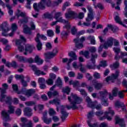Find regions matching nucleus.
Listing matches in <instances>:
<instances>
[{
	"label": "nucleus",
	"mask_w": 127,
	"mask_h": 127,
	"mask_svg": "<svg viewBox=\"0 0 127 127\" xmlns=\"http://www.w3.org/2000/svg\"><path fill=\"white\" fill-rule=\"evenodd\" d=\"M67 99L70 104V105L66 106L67 110H71V109H72V110H77L78 109L77 105L81 104L83 102V99L82 98L74 93H71L70 96L67 97Z\"/></svg>",
	"instance_id": "f257e3e1"
},
{
	"label": "nucleus",
	"mask_w": 127,
	"mask_h": 127,
	"mask_svg": "<svg viewBox=\"0 0 127 127\" xmlns=\"http://www.w3.org/2000/svg\"><path fill=\"white\" fill-rule=\"evenodd\" d=\"M95 115L97 117L99 118V121H104L107 119L108 121H112V117L115 115V111L112 110V107L108 108V112H105L104 115V112L103 111H97L95 113Z\"/></svg>",
	"instance_id": "f03ea898"
},
{
	"label": "nucleus",
	"mask_w": 127,
	"mask_h": 127,
	"mask_svg": "<svg viewBox=\"0 0 127 127\" xmlns=\"http://www.w3.org/2000/svg\"><path fill=\"white\" fill-rule=\"evenodd\" d=\"M12 32L7 34L9 30H10L8 27V25L6 22H4L2 24V35L3 36H10V37H12L14 35V33L15 31L17 29V25L15 23L12 24L11 26Z\"/></svg>",
	"instance_id": "7ed1b4c3"
},
{
	"label": "nucleus",
	"mask_w": 127,
	"mask_h": 127,
	"mask_svg": "<svg viewBox=\"0 0 127 127\" xmlns=\"http://www.w3.org/2000/svg\"><path fill=\"white\" fill-rule=\"evenodd\" d=\"M99 99L101 100V104L105 107H108L109 103H108V99L107 96H108V91L107 90L99 91L98 94Z\"/></svg>",
	"instance_id": "20e7f679"
},
{
	"label": "nucleus",
	"mask_w": 127,
	"mask_h": 127,
	"mask_svg": "<svg viewBox=\"0 0 127 127\" xmlns=\"http://www.w3.org/2000/svg\"><path fill=\"white\" fill-rule=\"evenodd\" d=\"M113 44H114V46H120V42L113 38H109L104 44V49H108L109 47H112Z\"/></svg>",
	"instance_id": "39448f33"
},
{
	"label": "nucleus",
	"mask_w": 127,
	"mask_h": 127,
	"mask_svg": "<svg viewBox=\"0 0 127 127\" xmlns=\"http://www.w3.org/2000/svg\"><path fill=\"white\" fill-rule=\"evenodd\" d=\"M86 102L87 103V106L88 108L91 109H96V110H101L102 109V105L101 104H98L97 101L92 102L91 98L89 97H87L86 98Z\"/></svg>",
	"instance_id": "423d86ee"
},
{
	"label": "nucleus",
	"mask_w": 127,
	"mask_h": 127,
	"mask_svg": "<svg viewBox=\"0 0 127 127\" xmlns=\"http://www.w3.org/2000/svg\"><path fill=\"white\" fill-rule=\"evenodd\" d=\"M15 107L11 105L8 106V110L7 112L5 111H2V116L3 117L5 121H8L9 120V115L14 113Z\"/></svg>",
	"instance_id": "0eeeda50"
},
{
	"label": "nucleus",
	"mask_w": 127,
	"mask_h": 127,
	"mask_svg": "<svg viewBox=\"0 0 127 127\" xmlns=\"http://www.w3.org/2000/svg\"><path fill=\"white\" fill-rule=\"evenodd\" d=\"M45 1L44 0H41L40 2L37 4V3H34L33 6L34 9L38 12L40 9H45Z\"/></svg>",
	"instance_id": "6e6552de"
},
{
	"label": "nucleus",
	"mask_w": 127,
	"mask_h": 127,
	"mask_svg": "<svg viewBox=\"0 0 127 127\" xmlns=\"http://www.w3.org/2000/svg\"><path fill=\"white\" fill-rule=\"evenodd\" d=\"M87 10H88V13L87 14V17L86 18L87 21H91L94 19V9L92 8L90 5H88L86 6Z\"/></svg>",
	"instance_id": "1a4fd4ad"
},
{
	"label": "nucleus",
	"mask_w": 127,
	"mask_h": 127,
	"mask_svg": "<svg viewBox=\"0 0 127 127\" xmlns=\"http://www.w3.org/2000/svg\"><path fill=\"white\" fill-rule=\"evenodd\" d=\"M21 123H19L20 127H32V122L29 121L28 123V120L27 118L24 117H21L20 118Z\"/></svg>",
	"instance_id": "9d476101"
},
{
	"label": "nucleus",
	"mask_w": 127,
	"mask_h": 127,
	"mask_svg": "<svg viewBox=\"0 0 127 127\" xmlns=\"http://www.w3.org/2000/svg\"><path fill=\"white\" fill-rule=\"evenodd\" d=\"M120 70L117 69L115 71V73H112L111 75L108 76L106 81L107 83H109V81H114V80H116L119 78V76H120Z\"/></svg>",
	"instance_id": "9b49d317"
},
{
	"label": "nucleus",
	"mask_w": 127,
	"mask_h": 127,
	"mask_svg": "<svg viewBox=\"0 0 127 127\" xmlns=\"http://www.w3.org/2000/svg\"><path fill=\"white\" fill-rule=\"evenodd\" d=\"M94 117V111L92 110L89 112H88L87 114V118L88 120H87V124L88 125L89 127H98V124L95 123L94 124H91V120H92V118Z\"/></svg>",
	"instance_id": "f8f14e48"
},
{
	"label": "nucleus",
	"mask_w": 127,
	"mask_h": 127,
	"mask_svg": "<svg viewBox=\"0 0 127 127\" xmlns=\"http://www.w3.org/2000/svg\"><path fill=\"white\" fill-rule=\"evenodd\" d=\"M55 87H56V85H55L53 86L52 87L50 88V91L48 92V96L49 98H51L52 97H56V96H58L59 94V93H58V91L56 90H54V89H55ZM54 91L53 92H52Z\"/></svg>",
	"instance_id": "ddd939ff"
},
{
	"label": "nucleus",
	"mask_w": 127,
	"mask_h": 127,
	"mask_svg": "<svg viewBox=\"0 0 127 127\" xmlns=\"http://www.w3.org/2000/svg\"><path fill=\"white\" fill-rule=\"evenodd\" d=\"M60 110H61V113L62 115L61 119L63 122H65L66 118L68 117V116H69V113L66 112V110H65V107L63 105L61 106Z\"/></svg>",
	"instance_id": "4468645a"
},
{
	"label": "nucleus",
	"mask_w": 127,
	"mask_h": 127,
	"mask_svg": "<svg viewBox=\"0 0 127 127\" xmlns=\"http://www.w3.org/2000/svg\"><path fill=\"white\" fill-rule=\"evenodd\" d=\"M2 87L3 88L0 87V92H1V99H4L6 97V95L4 94L6 93V90L8 89V85L6 83H3L2 84Z\"/></svg>",
	"instance_id": "2eb2a0df"
},
{
	"label": "nucleus",
	"mask_w": 127,
	"mask_h": 127,
	"mask_svg": "<svg viewBox=\"0 0 127 127\" xmlns=\"http://www.w3.org/2000/svg\"><path fill=\"white\" fill-rule=\"evenodd\" d=\"M36 92V90L34 89H30L28 90L23 89L22 93H21V94H23L24 95H25L26 97L29 98V97H31L33 94H35Z\"/></svg>",
	"instance_id": "dca6fc26"
},
{
	"label": "nucleus",
	"mask_w": 127,
	"mask_h": 127,
	"mask_svg": "<svg viewBox=\"0 0 127 127\" xmlns=\"http://www.w3.org/2000/svg\"><path fill=\"white\" fill-rule=\"evenodd\" d=\"M115 124L117 125L118 124L121 127H126V124L125 121L123 119H121L120 117L116 116L115 117Z\"/></svg>",
	"instance_id": "f3484780"
},
{
	"label": "nucleus",
	"mask_w": 127,
	"mask_h": 127,
	"mask_svg": "<svg viewBox=\"0 0 127 127\" xmlns=\"http://www.w3.org/2000/svg\"><path fill=\"white\" fill-rule=\"evenodd\" d=\"M64 15L65 18L69 19V18H71V17L76 16V13H75L74 11H72L71 8H68L67 9V12L65 13Z\"/></svg>",
	"instance_id": "a211bd4d"
},
{
	"label": "nucleus",
	"mask_w": 127,
	"mask_h": 127,
	"mask_svg": "<svg viewBox=\"0 0 127 127\" xmlns=\"http://www.w3.org/2000/svg\"><path fill=\"white\" fill-rule=\"evenodd\" d=\"M73 42L75 43V47L78 48V49H81L84 47V45H83V43H79L80 39L79 38H76L73 40Z\"/></svg>",
	"instance_id": "6ab92c4d"
},
{
	"label": "nucleus",
	"mask_w": 127,
	"mask_h": 127,
	"mask_svg": "<svg viewBox=\"0 0 127 127\" xmlns=\"http://www.w3.org/2000/svg\"><path fill=\"white\" fill-rule=\"evenodd\" d=\"M33 49H34V46L29 44L26 45L25 49V52L24 53V55H27V51L30 52V53H31Z\"/></svg>",
	"instance_id": "aec40b11"
},
{
	"label": "nucleus",
	"mask_w": 127,
	"mask_h": 127,
	"mask_svg": "<svg viewBox=\"0 0 127 127\" xmlns=\"http://www.w3.org/2000/svg\"><path fill=\"white\" fill-rule=\"evenodd\" d=\"M57 22H61L62 23H67L68 21L63 19L62 17H60L58 20H57V21L52 22L51 25H52V26L56 25V24H57Z\"/></svg>",
	"instance_id": "412c9836"
},
{
	"label": "nucleus",
	"mask_w": 127,
	"mask_h": 127,
	"mask_svg": "<svg viewBox=\"0 0 127 127\" xmlns=\"http://www.w3.org/2000/svg\"><path fill=\"white\" fill-rule=\"evenodd\" d=\"M32 110L29 107H27L24 109V114L25 116L27 117H31L32 116Z\"/></svg>",
	"instance_id": "4be33fe9"
},
{
	"label": "nucleus",
	"mask_w": 127,
	"mask_h": 127,
	"mask_svg": "<svg viewBox=\"0 0 127 127\" xmlns=\"http://www.w3.org/2000/svg\"><path fill=\"white\" fill-rule=\"evenodd\" d=\"M44 55L46 59H52L54 57H55V54L52 53V52H48L44 54Z\"/></svg>",
	"instance_id": "5701e85b"
},
{
	"label": "nucleus",
	"mask_w": 127,
	"mask_h": 127,
	"mask_svg": "<svg viewBox=\"0 0 127 127\" xmlns=\"http://www.w3.org/2000/svg\"><path fill=\"white\" fill-rule=\"evenodd\" d=\"M35 40L37 43L36 47L39 51H40L42 49V43L40 41V40L38 39H35Z\"/></svg>",
	"instance_id": "b1692460"
},
{
	"label": "nucleus",
	"mask_w": 127,
	"mask_h": 127,
	"mask_svg": "<svg viewBox=\"0 0 127 127\" xmlns=\"http://www.w3.org/2000/svg\"><path fill=\"white\" fill-rule=\"evenodd\" d=\"M94 86L95 89L96 90H101L102 88H103V86L104 84L102 83H98V82H95V83L93 84Z\"/></svg>",
	"instance_id": "393cba45"
},
{
	"label": "nucleus",
	"mask_w": 127,
	"mask_h": 127,
	"mask_svg": "<svg viewBox=\"0 0 127 127\" xmlns=\"http://www.w3.org/2000/svg\"><path fill=\"white\" fill-rule=\"evenodd\" d=\"M24 33L25 34H31V31H30V28L27 26V25H24L23 29Z\"/></svg>",
	"instance_id": "a878e982"
},
{
	"label": "nucleus",
	"mask_w": 127,
	"mask_h": 127,
	"mask_svg": "<svg viewBox=\"0 0 127 127\" xmlns=\"http://www.w3.org/2000/svg\"><path fill=\"white\" fill-rule=\"evenodd\" d=\"M50 104H52L53 105H56V106L60 105V100L58 99H55L53 100L49 101Z\"/></svg>",
	"instance_id": "bb28decb"
},
{
	"label": "nucleus",
	"mask_w": 127,
	"mask_h": 127,
	"mask_svg": "<svg viewBox=\"0 0 127 127\" xmlns=\"http://www.w3.org/2000/svg\"><path fill=\"white\" fill-rule=\"evenodd\" d=\"M35 62L37 63L38 65H41V64H43V60L39 58V56H36L35 58Z\"/></svg>",
	"instance_id": "cd10ccee"
},
{
	"label": "nucleus",
	"mask_w": 127,
	"mask_h": 127,
	"mask_svg": "<svg viewBox=\"0 0 127 127\" xmlns=\"http://www.w3.org/2000/svg\"><path fill=\"white\" fill-rule=\"evenodd\" d=\"M15 58L17 59V60L19 61V62H24L25 63L26 58H24L22 56L17 55L15 57Z\"/></svg>",
	"instance_id": "c85d7f7f"
},
{
	"label": "nucleus",
	"mask_w": 127,
	"mask_h": 127,
	"mask_svg": "<svg viewBox=\"0 0 127 127\" xmlns=\"http://www.w3.org/2000/svg\"><path fill=\"white\" fill-rule=\"evenodd\" d=\"M98 58V55L97 54H91V61L92 62V64L96 63V59Z\"/></svg>",
	"instance_id": "c756f323"
},
{
	"label": "nucleus",
	"mask_w": 127,
	"mask_h": 127,
	"mask_svg": "<svg viewBox=\"0 0 127 127\" xmlns=\"http://www.w3.org/2000/svg\"><path fill=\"white\" fill-rule=\"evenodd\" d=\"M12 89L15 92H16L17 94H21L22 93V91L23 89H22L21 91H18V86L16 84H13L12 85Z\"/></svg>",
	"instance_id": "7c9ffc66"
},
{
	"label": "nucleus",
	"mask_w": 127,
	"mask_h": 127,
	"mask_svg": "<svg viewBox=\"0 0 127 127\" xmlns=\"http://www.w3.org/2000/svg\"><path fill=\"white\" fill-rule=\"evenodd\" d=\"M88 40H90L91 44L95 45L96 44V41L95 40V37L93 36H89L87 37Z\"/></svg>",
	"instance_id": "2f4dec72"
},
{
	"label": "nucleus",
	"mask_w": 127,
	"mask_h": 127,
	"mask_svg": "<svg viewBox=\"0 0 127 127\" xmlns=\"http://www.w3.org/2000/svg\"><path fill=\"white\" fill-rule=\"evenodd\" d=\"M119 66H120V64L119 63V62H116L113 64H111L110 65V68H111V69H112V70H114V69H117V68H119Z\"/></svg>",
	"instance_id": "473e14b6"
},
{
	"label": "nucleus",
	"mask_w": 127,
	"mask_h": 127,
	"mask_svg": "<svg viewBox=\"0 0 127 127\" xmlns=\"http://www.w3.org/2000/svg\"><path fill=\"white\" fill-rule=\"evenodd\" d=\"M68 56H70L73 59V60H77V55H76V53L75 52L71 51L68 54Z\"/></svg>",
	"instance_id": "72a5a7b5"
},
{
	"label": "nucleus",
	"mask_w": 127,
	"mask_h": 127,
	"mask_svg": "<svg viewBox=\"0 0 127 127\" xmlns=\"http://www.w3.org/2000/svg\"><path fill=\"white\" fill-rule=\"evenodd\" d=\"M115 106L117 109H119V108H121V107H124V103L119 101H116L115 103Z\"/></svg>",
	"instance_id": "f704fd0d"
},
{
	"label": "nucleus",
	"mask_w": 127,
	"mask_h": 127,
	"mask_svg": "<svg viewBox=\"0 0 127 127\" xmlns=\"http://www.w3.org/2000/svg\"><path fill=\"white\" fill-rule=\"evenodd\" d=\"M56 85L58 86V87H60V88H61V87H62V85H63V83L60 77L58 78L56 82Z\"/></svg>",
	"instance_id": "c9c22d12"
},
{
	"label": "nucleus",
	"mask_w": 127,
	"mask_h": 127,
	"mask_svg": "<svg viewBox=\"0 0 127 127\" xmlns=\"http://www.w3.org/2000/svg\"><path fill=\"white\" fill-rule=\"evenodd\" d=\"M39 38H41L43 40H47V38L46 36H44V35H40V34L38 33L37 34L36 39H39Z\"/></svg>",
	"instance_id": "e433bc0d"
},
{
	"label": "nucleus",
	"mask_w": 127,
	"mask_h": 127,
	"mask_svg": "<svg viewBox=\"0 0 127 127\" xmlns=\"http://www.w3.org/2000/svg\"><path fill=\"white\" fill-rule=\"evenodd\" d=\"M43 121L45 124H46V125H50V124H51L52 123V119L51 118H45L44 119H43Z\"/></svg>",
	"instance_id": "4c0bfd02"
},
{
	"label": "nucleus",
	"mask_w": 127,
	"mask_h": 127,
	"mask_svg": "<svg viewBox=\"0 0 127 127\" xmlns=\"http://www.w3.org/2000/svg\"><path fill=\"white\" fill-rule=\"evenodd\" d=\"M35 74L38 76H39V75H46V73H45L38 68L35 70Z\"/></svg>",
	"instance_id": "58836bf2"
},
{
	"label": "nucleus",
	"mask_w": 127,
	"mask_h": 127,
	"mask_svg": "<svg viewBox=\"0 0 127 127\" xmlns=\"http://www.w3.org/2000/svg\"><path fill=\"white\" fill-rule=\"evenodd\" d=\"M12 98L11 96H7L6 97V99L5 100V102L7 105H11V104Z\"/></svg>",
	"instance_id": "ea45409f"
},
{
	"label": "nucleus",
	"mask_w": 127,
	"mask_h": 127,
	"mask_svg": "<svg viewBox=\"0 0 127 127\" xmlns=\"http://www.w3.org/2000/svg\"><path fill=\"white\" fill-rule=\"evenodd\" d=\"M18 22L20 23H27L28 22V17H24L23 19L19 20Z\"/></svg>",
	"instance_id": "a19ab883"
},
{
	"label": "nucleus",
	"mask_w": 127,
	"mask_h": 127,
	"mask_svg": "<svg viewBox=\"0 0 127 127\" xmlns=\"http://www.w3.org/2000/svg\"><path fill=\"white\" fill-rule=\"evenodd\" d=\"M115 20L117 22V23H119V24H123V22L121 20V18L118 15H116L115 17Z\"/></svg>",
	"instance_id": "79ce46f5"
},
{
	"label": "nucleus",
	"mask_w": 127,
	"mask_h": 127,
	"mask_svg": "<svg viewBox=\"0 0 127 127\" xmlns=\"http://www.w3.org/2000/svg\"><path fill=\"white\" fill-rule=\"evenodd\" d=\"M49 115L51 116H55V115H56V111H55V110L53 108H50L49 109Z\"/></svg>",
	"instance_id": "37998d69"
},
{
	"label": "nucleus",
	"mask_w": 127,
	"mask_h": 127,
	"mask_svg": "<svg viewBox=\"0 0 127 127\" xmlns=\"http://www.w3.org/2000/svg\"><path fill=\"white\" fill-rule=\"evenodd\" d=\"M70 88L68 86L65 87V88H63V93H66L67 95H69L70 93Z\"/></svg>",
	"instance_id": "c03bdc74"
},
{
	"label": "nucleus",
	"mask_w": 127,
	"mask_h": 127,
	"mask_svg": "<svg viewBox=\"0 0 127 127\" xmlns=\"http://www.w3.org/2000/svg\"><path fill=\"white\" fill-rule=\"evenodd\" d=\"M47 33L48 36L49 37H53V36H54V32L52 30H48L47 31Z\"/></svg>",
	"instance_id": "a18cd8bd"
},
{
	"label": "nucleus",
	"mask_w": 127,
	"mask_h": 127,
	"mask_svg": "<svg viewBox=\"0 0 127 127\" xmlns=\"http://www.w3.org/2000/svg\"><path fill=\"white\" fill-rule=\"evenodd\" d=\"M61 35L62 38H67V37L68 36V32L63 31L62 32Z\"/></svg>",
	"instance_id": "49530a36"
},
{
	"label": "nucleus",
	"mask_w": 127,
	"mask_h": 127,
	"mask_svg": "<svg viewBox=\"0 0 127 127\" xmlns=\"http://www.w3.org/2000/svg\"><path fill=\"white\" fill-rule=\"evenodd\" d=\"M118 92H119V89H118V88L115 87L113 88L112 90V94H113V96L117 97V96H118Z\"/></svg>",
	"instance_id": "de8ad7c7"
},
{
	"label": "nucleus",
	"mask_w": 127,
	"mask_h": 127,
	"mask_svg": "<svg viewBox=\"0 0 127 127\" xmlns=\"http://www.w3.org/2000/svg\"><path fill=\"white\" fill-rule=\"evenodd\" d=\"M77 91H79L82 96L84 97H86L87 96V92L84 89H80L79 88L77 89Z\"/></svg>",
	"instance_id": "09e8293b"
},
{
	"label": "nucleus",
	"mask_w": 127,
	"mask_h": 127,
	"mask_svg": "<svg viewBox=\"0 0 127 127\" xmlns=\"http://www.w3.org/2000/svg\"><path fill=\"white\" fill-rule=\"evenodd\" d=\"M127 0H125L124 3L125 5V11L124 12V15L126 17H127Z\"/></svg>",
	"instance_id": "8fccbe9b"
},
{
	"label": "nucleus",
	"mask_w": 127,
	"mask_h": 127,
	"mask_svg": "<svg viewBox=\"0 0 127 127\" xmlns=\"http://www.w3.org/2000/svg\"><path fill=\"white\" fill-rule=\"evenodd\" d=\"M62 15V13L61 12H58L55 14V18L56 20L59 19V17Z\"/></svg>",
	"instance_id": "3c124183"
},
{
	"label": "nucleus",
	"mask_w": 127,
	"mask_h": 127,
	"mask_svg": "<svg viewBox=\"0 0 127 127\" xmlns=\"http://www.w3.org/2000/svg\"><path fill=\"white\" fill-rule=\"evenodd\" d=\"M46 18H52L53 17V15L49 12H46L44 14Z\"/></svg>",
	"instance_id": "603ef678"
},
{
	"label": "nucleus",
	"mask_w": 127,
	"mask_h": 127,
	"mask_svg": "<svg viewBox=\"0 0 127 127\" xmlns=\"http://www.w3.org/2000/svg\"><path fill=\"white\" fill-rule=\"evenodd\" d=\"M86 68H87V69H95V67H96V64H87L86 65Z\"/></svg>",
	"instance_id": "864d4df0"
},
{
	"label": "nucleus",
	"mask_w": 127,
	"mask_h": 127,
	"mask_svg": "<svg viewBox=\"0 0 127 127\" xmlns=\"http://www.w3.org/2000/svg\"><path fill=\"white\" fill-rule=\"evenodd\" d=\"M46 82L47 84L50 86H52V85H53V83H54L53 79H52L51 78H49L46 81Z\"/></svg>",
	"instance_id": "5fc2aeb1"
},
{
	"label": "nucleus",
	"mask_w": 127,
	"mask_h": 127,
	"mask_svg": "<svg viewBox=\"0 0 127 127\" xmlns=\"http://www.w3.org/2000/svg\"><path fill=\"white\" fill-rule=\"evenodd\" d=\"M26 106H34L35 105V103L34 101H28L25 103Z\"/></svg>",
	"instance_id": "6e6d98bb"
},
{
	"label": "nucleus",
	"mask_w": 127,
	"mask_h": 127,
	"mask_svg": "<svg viewBox=\"0 0 127 127\" xmlns=\"http://www.w3.org/2000/svg\"><path fill=\"white\" fill-rule=\"evenodd\" d=\"M83 56H84L86 59H89V58H90V53L89 51H85L83 53Z\"/></svg>",
	"instance_id": "4d7b16f0"
},
{
	"label": "nucleus",
	"mask_w": 127,
	"mask_h": 127,
	"mask_svg": "<svg viewBox=\"0 0 127 127\" xmlns=\"http://www.w3.org/2000/svg\"><path fill=\"white\" fill-rule=\"evenodd\" d=\"M93 5L94 6L95 8H97V7H98V8H100V9H103V8H104L103 5H102V4L100 3L97 4V5H96L95 3H94Z\"/></svg>",
	"instance_id": "13d9d810"
},
{
	"label": "nucleus",
	"mask_w": 127,
	"mask_h": 127,
	"mask_svg": "<svg viewBox=\"0 0 127 127\" xmlns=\"http://www.w3.org/2000/svg\"><path fill=\"white\" fill-rule=\"evenodd\" d=\"M39 85L41 84H45V79L42 77H40L38 79Z\"/></svg>",
	"instance_id": "bf43d9fd"
},
{
	"label": "nucleus",
	"mask_w": 127,
	"mask_h": 127,
	"mask_svg": "<svg viewBox=\"0 0 127 127\" xmlns=\"http://www.w3.org/2000/svg\"><path fill=\"white\" fill-rule=\"evenodd\" d=\"M15 78L16 79H20L21 81H22V80L24 79V76L23 75H18V74H16L15 75Z\"/></svg>",
	"instance_id": "052dcab7"
},
{
	"label": "nucleus",
	"mask_w": 127,
	"mask_h": 127,
	"mask_svg": "<svg viewBox=\"0 0 127 127\" xmlns=\"http://www.w3.org/2000/svg\"><path fill=\"white\" fill-rule=\"evenodd\" d=\"M107 61H102L100 62V66L101 67H107Z\"/></svg>",
	"instance_id": "680f3d73"
},
{
	"label": "nucleus",
	"mask_w": 127,
	"mask_h": 127,
	"mask_svg": "<svg viewBox=\"0 0 127 127\" xmlns=\"http://www.w3.org/2000/svg\"><path fill=\"white\" fill-rule=\"evenodd\" d=\"M79 67H80V71H81V72L82 73H85V72H86V68L83 67V64H79Z\"/></svg>",
	"instance_id": "e2e57ef3"
},
{
	"label": "nucleus",
	"mask_w": 127,
	"mask_h": 127,
	"mask_svg": "<svg viewBox=\"0 0 127 127\" xmlns=\"http://www.w3.org/2000/svg\"><path fill=\"white\" fill-rule=\"evenodd\" d=\"M113 50L117 55L119 54V53L121 52V48H120L114 47L113 48Z\"/></svg>",
	"instance_id": "0e129e2a"
},
{
	"label": "nucleus",
	"mask_w": 127,
	"mask_h": 127,
	"mask_svg": "<svg viewBox=\"0 0 127 127\" xmlns=\"http://www.w3.org/2000/svg\"><path fill=\"white\" fill-rule=\"evenodd\" d=\"M69 5H70V3L69 2H65L63 6V10H65L66 7L69 6Z\"/></svg>",
	"instance_id": "69168bd1"
},
{
	"label": "nucleus",
	"mask_w": 127,
	"mask_h": 127,
	"mask_svg": "<svg viewBox=\"0 0 127 127\" xmlns=\"http://www.w3.org/2000/svg\"><path fill=\"white\" fill-rule=\"evenodd\" d=\"M50 79H51L52 80H55L56 79V74L51 73L50 74Z\"/></svg>",
	"instance_id": "338daca9"
},
{
	"label": "nucleus",
	"mask_w": 127,
	"mask_h": 127,
	"mask_svg": "<svg viewBox=\"0 0 127 127\" xmlns=\"http://www.w3.org/2000/svg\"><path fill=\"white\" fill-rule=\"evenodd\" d=\"M15 114L16 116H18V117H19V116H20V115H21V109L19 108L17 109L15 111Z\"/></svg>",
	"instance_id": "774afa93"
}]
</instances>
